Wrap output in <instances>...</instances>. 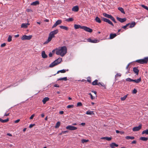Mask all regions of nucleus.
I'll return each mask as SVG.
<instances>
[{
	"mask_svg": "<svg viewBox=\"0 0 148 148\" xmlns=\"http://www.w3.org/2000/svg\"><path fill=\"white\" fill-rule=\"evenodd\" d=\"M107 23L112 26H114V25L112 22H111L109 19L108 20Z\"/></svg>",
	"mask_w": 148,
	"mask_h": 148,
	"instance_id": "obj_46",
	"label": "nucleus"
},
{
	"mask_svg": "<svg viewBox=\"0 0 148 148\" xmlns=\"http://www.w3.org/2000/svg\"><path fill=\"white\" fill-rule=\"evenodd\" d=\"M29 25V24L28 23H22L21 26V27L22 28H27Z\"/></svg>",
	"mask_w": 148,
	"mask_h": 148,
	"instance_id": "obj_16",
	"label": "nucleus"
},
{
	"mask_svg": "<svg viewBox=\"0 0 148 148\" xmlns=\"http://www.w3.org/2000/svg\"><path fill=\"white\" fill-rule=\"evenodd\" d=\"M91 78L90 77H89L87 78V81L89 82L90 83H91Z\"/></svg>",
	"mask_w": 148,
	"mask_h": 148,
	"instance_id": "obj_47",
	"label": "nucleus"
},
{
	"mask_svg": "<svg viewBox=\"0 0 148 148\" xmlns=\"http://www.w3.org/2000/svg\"><path fill=\"white\" fill-rule=\"evenodd\" d=\"M148 134V129L145 130L143 131L142 132V134Z\"/></svg>",
	"mask_w": 148,
	"mask_h": 148,
	"instance_id": "obj_37",
	"label": "nucleus"
},
{
	"mask_svg": "<svg viewBox=\"0 0 148 148\" xmlns=\"http://www.w3.org/2000/svg\"><path fill=\"white\" fill-rule=\"evenodd\" d=\"M34 116V114H33L31 115V116L30 117L29 119H32Z\"/></svg>",
	"mask_w": 148,
	"mask_h": 148,
	"instance_id": "obj_57",
	"label": "nucleus"
},
{
	"mask_svg": "<svg viewBox=\"0 0 148 148\" xmlns=\"http://www.w3.org/2000/svg\"><path fill=\"white\" fill-rule=\"evenodd\" d=\"M39 3L38 1H36L34 2L31 4V5H38Z\"/></svg>",
	"mask_w": 148,
	"mask_h": 148,
	"instance_id": "obj_27",
	"label": "nucleus"
},
{
	"mask_svg": "<svg viewBox=\"0 0 148 148\" xmlns=\"http://www.w3.org/2000/svg\"><path fill=\"white\" fill-rule=\"evenodd\" d=\"M87 41L88 42H90L93 43H96L98 42L99 41L98 40L96 39H92L90 38H89L87 39Z\"/></svg>",
	"mask_w": 148,
	"mask_h": 148,
	"instance_id": "obj_7",
	"label": "nucleus"
},
{
	"mask_svg": "<svg viewBox=\"0 0 148 148\" xmlns=\"http://www.w3.org/2000/svg\"><path fill=\"white\" fill-rule=\"evenodd\" d=\"M118 9L123 14H125L123 9L121 7L118 8Z\"/></svg>",
	"mask_w": 148,
	"mask_h": 148,
	"instance_id": "obj_34",
	"label": "nucleus"
},
{
	"mask_svg": "<svg viewBox=\"0 0 148 148\" xmlns=\"http://www.w3.org/2000/svg\"><path fill=\"white\" fill-rule=\"evenodd\" d=\"M74 107L73 105H68L67 106V108H73Z\"/></svg>",
	"mask_w": 148,
	"mask_h": 148,
	"instance_id": "obj_44",
	"label": "nucleus"
},
{
	"mask_svg": "<svg viewBox=\"0 0 148 148\" xmlns=\"http://www.w3.org/2000/svg\"><path fill=\"white\" fill-rule=\"evenodd\" d=\"M108 20H109L108 19L106 18H103V20L104 21L107 22V23L108 21Z\"/></svg>",
	"mask_w": 148,
	"mask_h": 148,
	"instance_id": "obj_49",
	"label": "nucleus"
},
{
	"mask_svg": "<svg viewBox=\"0 0 148 148\" xmlns=\"http://www.w3.org/2000/svg\"><path fill=\"white\" fill-rule=\"evenodd\" d=\"M127 27L126 26V25H125V26H122V28L125 29H126Z\"/></svg>",
	"mask_w": 148,
	"mask_h": 148,
	"instance_id": "obj_63",
	"label": "nucleus"
},
{
	"mask_svg": "<svg viewBox=\"0 0 148 148\" xmlns=\"http://www.w3.org/2000/svg\"><path fill=\"white\" fill-rule=\"evenodd\" d=\"M67 80V78L66 77H64L63 78H60L58 79V80H64L65 81H66Z\"/></svg>",
	"mask_w": 148,
	"mask_h": 148,
	"instance_id": "obj_36",
	"label": "nucleus"
},
{
	"mask_svg": "<svg viewBox=\"0 0 148 148\" xmlns=\"http://www.w3.org/2000/svg\"><path fill=\"white\" fill-rule=\"evenodd\" d=\"M54 86L55 87H59V85H58V84H55L54 85Z\"/></svg>",
	"mask_w": 148,
	"mask_h": 148,
	"instance_id": "obj_61",
	"label": "nucleus"
},
{
	"mask_svg": "<svg viewBox=\"0 0 148 148\" xmlns=\"http://www.w3.org/2000/svg\"><path fill=\"white\" fill-rule=\"evenodd\" d=\"M56 61H54L53 62H52L51 63L49 66V67L51 68L53 67H54V66L58 65L57 63L56 62Z\"/></svg>",
	"mask_w": 148,
	"mask_h": 148,
	"instance_id": "obj_14",
	"label": "nucleus"
},
{
	"mask_svg": "<svg viewBox=\"0 0 148 148\" xmlns=\"http://www.w3.org/2000/svg\"><path fill=\"white\" fill-rule=\"evenodd\" d=\"M56 53L63 57L66 53L67 49L66 46H63L56 49Z\"/></svg>",
	"mask_w": 148,
	"mask_h": 148,
	"instance_id": "obj_1",
	"label": "nucleus"
},
{
	"mask_svg": "<svg viewBox=\"0 0 148 148\" xmlns=\"http://www.w3.org/2000/svg\"><path fill=\"white\" fill-rule=\"evenodd\" d=\"M62 60V58H58V59H57V60H55V61H56V62L58 64L60 63V62H61Z\"/></svg>",
	"mask_w": 148,
	"mask_h": 148,
	"instance_id": "obj_25",
	"label": "nucleus"
},
{
	"mask_svg": "<svg viewBox=\"0 0 148 148\" xmlns=\"http://www.w3.org/2000/svg\"><path fill=\"white\" fill-rule=\"evenodd\" d=\"M134 72L135 73L136 75H138L139 72V70L138 69L137 67H134L133 69Z\"/></svg>",
	"mask_w": 148,
	"mask_h": 148,
	"instance_id": "obj_13",
	"label": "nucleus"
},
{
	"mask_svg": "<svg viewBox=\"0 0 148 148\" xmlns=\"http://www.w3.org/2000/svg\"><path fill=\"white\" fill-rule=\"evenodd\" d=\"M117 35L116 34L111 33L110 34V39H112L116 36Z\"/></svg>",
	"mask_w": 148,
	"mask_h": 148,
	"instance_id": "obj_19",
	"label": "nucleus"
},
{
	"mask_svg": "<svg viewBox=\"0 0 148 148\" xmlns=\"http://www.w3.org/2000/svg\"><path fill=\"white\" fill-rule=\"evenodd\" d=\"M141 7L147 10L148 8V7L147 6H146L143 5H141Z\"/></svg>",
	"mask_w": 148,
	"mask_h": 148,
	"instance_id": "obj_52",
	"label": "nucleus"
},
{
	"mask_svg": "<svg viewBox=\"0 0 148 148\" xmlns=\"http://www.w3.org/2000/svg\"><path fill=\"white\" fill-rule=\"evenodd\" d=\"M82 29H83L85 31L90 33H91L92 32V29L84 26H83Z\"/></svg>",
	"mask_w": 148,
	"mask_h": 148,
	"instance_id": "obj_6",
	"label": "nucleus"
},
{
	"mask_svg": "<svg viewBox=\"0 0 148 148\" xmlns=\"http://www.w3.org/2000/svg\"><path fill=\"white\" fill-rule=\"evenodd\" d=\"M100 84L101 86L103 87L105 89H106V86L103 83L101 84L100 83H99V85Z\"/></svg>",
	"mask_w": 148,
	"mask_h": 148,
	"instance_id": "obj_48",
	"label": "nucleus"
},
{
	"mask_svg": "<svg viewBox=\"0 0 148 148\" xmlns=\"http://www.w3.org/2000/svg\"><path fill=\"white\" fill-rule=\"evenodd\" d=\"M60 124V122L59 121L58 122L56 125L55 126V128H58L59 127Z\"/></svg>",
	"mask_w": 148,
	"mask_h": 148,
	"instance_id": "obj_38",
	"label": "nucleus"
},
{
	"mask_svg": "<svg viewBox=\"0 0 148 148\" xmlns=\"http://www.w3.org/2000/svg\"><path fill=\"white\" fill-rule=\"evenodd\" d=\"M35 125V124H31L29 125V128H31Z\"/></svg>",
	"mask_w": 148,
	"mask_h": 148,
	"instance_id": "obj_55",
	"label": "nucleus"
},
{
	"mask_svg": "<svg viewBox=\"0 0 148 148\" xmlns=\"http://www.w3.org/2000/svg\"><path fill=\"white\" fill-rule=\"evenodd\" d=\"M89 141L88 140H86L84 139H82L81 140V142L82 143H87Z\"/></svg>",
	"mask_w": 148,
	"mask_h": 148,
	"instance_id": "obj_39",
	"label": "nucleus"
},
{
	"mask_svg": "<svg viewBox=\"0 0 148 148\" xmlns=\"http://www.w3.org/2000/svg\"><path fill=\"white\" fill-rule=\"evenodd\" d=\"M103 15L106 17L111 19L112 16L111 15L108 14L106 13H103Z\"/></svg>",
	"mask_w": 148,
	"mask_h": 148,
	"instance_id": "obj_22",
	"label": "nucleus"
},
{
	"mask_svg": "<svg viewBox=\"0 0 148 148\" xmlns=\"http://www.w3.org/2000/svg\"><path fill=\"white\" fill-rule=\"evenodd\" d=\"M82 106V103L80 102H78L77 103V106L79 107V106Z\"/></svg>",
	"mask_w": 148,
	"mask_h": 148,
	"instance_id": "obj_45",
	"label": "nucleus"
},
{
	"mask_svg": "<svg viewBox=\"0 0 148 148\" xmlns=\"http://www.w3.org/2000/svg\"><path fill=\"white\" fill-rule=\"evenodd\" d=\"M79 7L77 6H74L72 8V10L73 11L77 12L79 10Z\"/></svg>",
	"mask_w": 148,
	"mask_h": 148,
	"instance_id": "obj_11",
	"label": "nucleus"
},
{
	"mask_svg": "<svg viewBox=\"0 0 148 148\" xmlns=\"http://www.w3.org/2000/svg\"><path fill=\"white\" fill-rule=\"evenodd\" d=\"M136 25V23L135 22H133L131 23H130V28H132L134 27Z\"/></svg>",
	"mask_w": 148,
	"mask_h": 148,
	"instance_id": "obj_31",
	"label": "nucleus"
},
{
	"mask_svg": "<svg viewBox=\"0 0 148 148\" xmlns=\"http://www.w3.org/2000/svg\"><path fill=\"white\" fill-rule=\"evenodd\" d=\"M64 113V112L62 111H60L59 112V114H62Z\"/></svg>",
	"mask_w": 148,
	"mask_h": 148,
	"instance_id": "obj_64",
	"label": "nucleus"
},
{
	"mask_svg": "<svg viewBox=\"0 0 148 148\" xmlns=\"http://www.w3.org/2000/svg\"><path fill=\"white\" fill-rule=\"evenodd\" d=\"M41 56L43 58H47L48 57L47 56L46 54L45 51H42V52Z\"/></svg>",
	"mask_w": 148,
	"mask_h": 148,
	"instance_id": "obj_12",
	"label": "nucleus"
},
{
	"mask_svg": "<svg viewBox=\"0 0 148 148\" xmlns=\"http://www.w3.org/2000/svg\"><path fill=\"white\" fill-rule=\"evenodd\" d=\"M49 100V98L48 97H46L43 98L42 101L44 104H45L46 102Z\"/></svg>",
	"mask_w": 148,
	"mask_h": 148,
	"instance_id": "obj_20",
	"label": "nucleus"
},
{
	"mask_svg": "<svg viewBox=\"0 0 148 148\" xmlns=\"http://www.w3.org/2000/svg\"><path fill=\"white\" fill-rule=\"evenodd\" d=\"M32 36V35L27 36L24 35L21 37V39L22 40H29L31 39Z\"/></svg>",
	"mask_w": 148,
	"mask_h": 148,
	"instance_id": "obj_4",
	"label": "nucleus"
},
{
	"mask_svg": "<svg viewBox=\"0 0 148 148\" xmlns=\"http://www.w3.org/2000/svg\"><path fill=\"white\" fill-rule=\"evenodd\" d=\"M62 22V21L61 20H57L54 24V25L52 27V28H54L56 27L58 25H59Z\"/></svg>",
	"mask_w": 148,
	"mask_h": 148,
	"instance_id": "obj_9",
	"label": "nucleus"
},
{
	"mask_svg": "<svg viewBox=\"0 0 148 148\" xmlns=\"http://www.w3.org/2000/svg\"><path fill=\"white\" fill-rule=\"evenodd\" d=\"M51 39H52L49 36L47 40V41L44 42V44H46L48 43L51 40Z\"/></svg>",
	"mask_w": 148,
	"mask_h": 148,
	"instance_id": "obj_28",
	"label": "nucleus"
},
{
	"mask_svg": "<svg viewBox=\"0 0 148 148\" xmlns=\"http://www.w3.org/2000/svg\"><path fill=\"white\" fill-rule=\"evenodd\" d=\"M58 32V29H56L53 31L51 32L49 34V36L51 39L55 37V35L57 34Z\"/></svg>",
	"mask_w": 148,
	"mask_h": 148,
	"instance_id": "obj_3",
	"label": "nucleus"
},
{
	"mask_svg": "<svg viewBox=\"0 0 148 148\" xmlns=\"http://www.w3.org/2000/svg\"><path fill=\"white\" fill-rule=\"evenodd\" d=\"M127 97V95H125L123 97H122L121 98V100L122 101H124L126 99Z\"/></svg>",
	"mask_w": 148,
	"mask_h": 148,
	"instance_id": "obj_41",
	"label": "nucleus"
},
{
	"mask_svg": "<svg viewBox=\"0 0 148 148\" xmlns=\"http://www.w3.org/2000/svg\"><path fill=\"white\" fill-rule=\"evenodd\" d=\"M114 23H116V22L114 19V18L112 16L110 19Z\"/></svg>",
	"mask_w": 148,
	"mask_h": 148,
	"instance_id": "obj_51",
	"label": "nucleus"
},
{
	"mask_svg": "<svg viewBox=\"0 0 148 148\" xmlns=\"http://www.w3.org/2000/svg\"><path fill=\"white\" fill-rule=\"evenodd\" d=\"M12 40V37L10 36H9L8 39V42H10Z\"/></svg>",
	"mask_w": 148,
	"mask_h": 148,
	"instance_id": "obj_43",
	"label": "nucleus"
},
{
	"mask_svg": "<svg viewBox=\"0 0 148 148\" xmlns=\"http://www.w3.org/2000/svg\"><path fill=\"white\" fill-rule=\"evenodd\" d=\"M121 75L119 73H117L116 74V75H115V77H121Z\"/></svg>",
	"mask_w": 148,
	"mask_h": 148,
	"instance_id": "obj_53",
	"label": "nucleus"
},
{
	"mask_svg": "<svg viewBox=\"0 0 148 148\" xmlns=\"http://www.w3.org/2000/svg\"><path fill=\"white\" fill-rule=\"evenodd\" d=\"M9 121V119L7 118L6 119L3 120L0 118V121L3 123H6L8 122Z\"/></svg>",
	"mask_w": 148,
	"mask_h": 148,
	"instance_id": "obj_26",
	"label": "nucleus"
},
{
	"mask_svg": "<svg viewBox=\"0 0 148 148\" xmlns=\"http://www.w3.org/2000/svg\"><path fill=\"white\" fill-rule=\"evenodd\" d=\"M141 78L140 77L137 79H133V82H134L137 83H138L141 82Z\"/></svg>",
	"mask_w": 148,
	"mask_h": 148,
	"instance_id": "obj_24",
	"label": "nucleus"
},
{
	"mask_svg": "<svg viewBox=\"0 0 148 148\" xmlns=\"http://www.w3.org/2000/svg\"><path fill=\"white\" fill-rule=\"evenodd\" d=\"M20 121V120L19 119H17L14 121V122L15 123H17L19 122Z\"/></svg>",
	"mask_w": 148,
	"mask_h": 148,
	"instance_id": "obj_58",
	"label": "nucleus"
},
{
	"mask_svg": "<svg viewBox=\"0 0 148 148\" xmlns=\"http://www.w3.org/2000/svg\"><path fill=\"white\" fill-rule=\"evenodd\" d=\"M95 20L96 22L99 23H100L101 22V21L99 18L97 16L95 19Z\"/></svg>",
	"mask_w": 148,
	"mask_h": 148,
	"instance_id": "obj_32",
	"label": "nucleus"
},
{
	"mask_svg": "<svg viewBox=\"0 0 148 148\" xmlns=\"http://www.w3.org/2000/svg\"><path fill=\"white\" fill-rule=\"evenodd\" d=\"M125 138L127 139H131L133 140L135 138L134 136H127L125 137Z\"/></svg>",
	"mask_w": 148,
	"mask_h": 148,
	"instance_id": "obj_33",
	"label": "nucleus"
},
{
	"mask_svg": "<svg viewBox=\"0 0 148 148\" xmlns=\"http://www.w3.org/2000/svg\"><path fill=\"white\" fill-rule=\"evenodd\" d=\"M117 19L121 23H123L126 20V19L125 18H121L118 17H116Z\"/></svg>",
	"mask_w": 148,
	"mask_h": 148,
	"instance_id": "obj_10",
	"label": "nucleus"
},
{
	"mask_svg": "<svg viewBox=\"0 0 148 148\" xmlns=\"http://www.w3.org/2000/svg\"><path fill=\"white\" fill-rule=\"evenodd\" d=\"M66 21L68 22H71L72 21H73V19L72 18H69L66 19Z\"/></svg>",
	"mask_w": 148,
	"mask_h": 148,
	"instance_id": "obj_40",
	"label": "nucleus"
},
{
	"mask_svg": "<svg viewBox=\"0 0 148 148\" xmlns=\"http://www.w3.org/2000/svg\"><path fill=\"white\" fill-rule=\"evenodd\" d=\"M49 57H51L52 56V54L51 52L49 53Z\"/></svg>",
	"mask_w": 148,
	"mask_h": 148,
	"instance_id": "obj_62",
	"label": "nucleus"
},
{
	"mask_svg": "<svg viewBox=\"0 0 148 148\" xmlns=\"http://www.w3.org/2000/svg\"><path fill=\"white\" fill-rule=\"evenodd\" d=\"M118 146V145L114 143H112L110 145V147L111 148H114L115 147H117Z\"/></svg>",
	"mask_w": 148,
	"mask_h": 148,
	"instance_id": "obj_17",
	"label": "nucleus"
},
{
	"mask_svg": "<svg viewBox=\"0 0 148 148\" xmlns=\"http://www.w3.org/2000/svg\"><path fill=\"white\" fill-rule=\"evenodd\" d=\"M60 27L61 29H63L66 30H68L69 28L67 27L63 26H60Z\"/></svg>",
	"mask_w": 148,
	"mask_h": 148,
	"instance_id": "obj_30",
	"label": "nucleus"
},
{
	"mask_svg": "<svg viewBox=\"0 0 148 148\" xmlns=\"http://www.w3.org/2000/svg\"><path fill=\"white\" fill-rule=\"evenodd\" d=\"M140 139L144 141H146L148 140V138L145 137H140Z\"/></svg>",
	"mask_w": 148,
	"mask_h": 148,
	"instance_id": "obj_29",
	"label": "nucleus"
},
{
	"mask_svg": "<svg viewBox=\"0 0 148 148\" xmlns=\"http://www.w3.org/2000/svg\"><path fill=\"white\" fill-rule=\"evenodd\" d=\"M86 114L88 115H92L95 114L94 112L90 110L87 111L86 112Z\"/></svg>",
	"mask_w": 148,
	"mask_h": 148,
	"instance_id": "obj_21",
	"label": "nucleus"
},
{
	"mask_svg": "<svg viewBox=\"0 0 148 148\" xmlns=\"http://www.w3.org/2000/svg\"><path fill=\"white\" fill-rule=\"evenodd\" d=\"M126 80L127 82H133V79H131L130 78H128L126 79Z\"/></svg>",
	"mask_w": 148,
	"mask_h": 148,
	"instance_id": "obj_42",
	"label": "nucleus"
},
{
	"mask_svg": "<svg viewBox=\"0 0 148 148\" xmlns=\"http://www.w3.org/2000/svg\"><path fill=\"white\" fill-rule=\"evenodd\" d=\"M112 138L110 137H101V139L102 140H106L108 141H110L111 140Z\"/></svg>",
	"mask_w": 148,
	"mask_h": 148,
	"instance_id": "obj_18",
	"label": "nucleus"
},
{
	"mask_svg": "<svg viewBox=\"0 0 148 148\" xmlns=\"http://www.w3.org/2000/svg\"><path fill=\"white\" fill-rule=\"evenodd\" d=\"M142 125L140 124L138 126H136L133 127L132 129V130L134 132H136L138 131L140 129H141L142 128Z\"/></svg>",
	"mask_w": 148,
	"mask_h": 148,
	"instance_id": "obj_8",
	"label": "nucleus"
},
{
	"mask_svg": "<svg viewBox=\"0 0 148 148\" xmlns=\"http://www.w3.org/2000/svg\"><path fill=\"white\" fill-rule=\"evenodd\" d=\"M74 27L75 29H77L79 28L82 29V28H83V26H81L79 25L75 24L74 25Z\"/></svg>",
	"mask_w": 148,
	"mask_h": 148,
	"instance_id": "obj_15",
	"label": "nucleus"
},
{
	"mask_svg": "<svg viewBox=\"0 0 148 148\" xmlns=\"http://www.w3.org/2000/svg\"><path fill=\"white\" fill-rule=\"evenodd\" d=\"M5 45H6L5 43H3L1 45V47H5Z\"/></svg>",
	"mask_w": 148,
	"mask_h": 148,
	"instance_id": "obj_59",
	"label": "nucleus"
},
{
	"mask_svg": "<svg viewBox=\"0 0 148 148\" xmlns=\"http://www.w3.org/2000/svg\"><path fill=\"white\" fill-rule=\"evenodd\" d=\"M136 62L140 64L147 63L148 62V57H145L143 59L137 60Z\"/></svg>",
	"mask_w": 148,
	"mask_h": 148,
	"instance_id": "obj_2",
	"label": "nucleus"
},
{
	"mask_svg": "<svg viewBox=\"0 0 148 148\" xmlns=\"http://www.w3.org/2000/svg\"><path fill=\"white\" fill-rule=\"evenodd\" d=\"M69 132L68 131H63L62 132V134H65L68 133Z\"/></svg>",
	"mask_w": 148,
	"mask_h": 148,
	"instance_id": "obj_56",
	"label": "nucleus"
},
{
	"mask_svg": "<svg viewBox=\"0 0 148 148\" xmlns=\"http://www.w3.org/2000/svg\"><path fill=\"white\" fill-rule=\"evenodd\" d=\"M66 128L67 130L72 131L75 130L77 129V127L71 125L66 127Z\"/></svg>",
	"mask_w": 148,
	"mask_h": 148,
	"instance_id": "obj_5",
	"label": "nucleus"
},
{
	"mask_svg": "<svg viewBox=\"0 0 148 148\" xmlns=\"http://www.w3.org/2000/svg\"><path fill=\"white\" fill-rule=\"evenodd\" d=\"M136 140H133V141H132V143H131V144H136Z\"/></svg>",
	"mask_w": 148,
	"mask_h": 148,
	"instance_id": "obj_60",
	"label": "nucleus"
},
{
	"mask_svg": "<svg viewBox=\"0 0 148 148\" xmlns=\"http://www.w3.org/2000/svg\"><path fill=\"white\" fill-rule=\"evenodd\" d=\"M88 94H89V95L90 96L91 99H95V97H93L92 96V94L91 93H89Z\"/></svg>",
	"mask_w": 148,
	"mask_h": 148,
	"instance_id": "obj_50",
	"label": "nucleus"
},
{
	"mask_svg": "<svg viewBox=\"0 0 148 148\" xmlns=\"http://www.w3.org/2000/svg\"><path fill=\"white\" fill-rule=\"evenodd\" d=\"M66 71L64 69L62 70H61L58 71H57V74L59 73H65Z\"/></svg>",
	"mask_w": 148,
	"mask_h": 148,
	"instance_id": "obj_35",
	"label": "nucleus"
},
{
	"mask_svg": "<svg viewBox=\"0 0 148 148\" xmlns=\"http://www.w3.org/2000/svg\"><path fill=\"white\" fill-rule=\"evenodd\" d=\"M137 90L136 89H134L133 90V91L132 93L133 94H136L137 93Z\"/></svg>",
	"mask_w": 148,
	"mask_h": 148,
	"instance_id": "obj_54",
	"label": "nucleus"
},
{
	"mask_svg": "<svg viewBox=\"0 0 148 148\" xmlns=\"http://www.w3.org/2000/svg\"><path fill=\"white\" fill-rule=\"evenodd\" d=\"M98 80L97 79L95 80L92 83V84L93 85H99V83H98Z\"/></svg>",
	"mask_w": 148,
	"mask_h": 148,
	"instance_id": "obj_23",
	"label": "nucleus"
}]
</instances>
